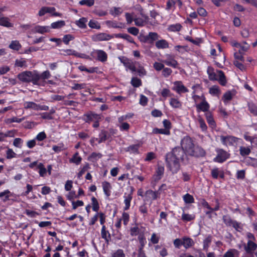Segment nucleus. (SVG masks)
<instances>
[{
  "label": "nucleus",
  "mask_w": 257,
  "mask_h": 257,
  "mask_svg": "<svg viewBox=\"0 0 257 257\" xmlns=\"http://www.w3.org/2000/svg\"><path fill=\"white\" fill-rule=\"evenodd\" d=\"M183 159V151L180 147L174 148L166 155L167 167L173 174L177 173L180 167V162Z\"/></svg>",
  "instance_id": "1"
},
{
  "label": "nucleus",
  "mask_w": 257,
  "mask_h": 257,
  "mask_svg": "<svg viewBox=\"0 0 257 257\" xmlns=\"http://www.w3.org/2000/svg\"><path fill=\"white\" fill-rule=\"evenodd\" d=\"M180 148L184 152V155L195 157L205 156V151L200 147L195 145L193 140L188 136H185L181 141Z\"/></svg>",
  "instance_id": "2"
},
{
  "label": "nucleus",
  "mask_w": 257,
  "mask_h": 257,
  "mask_svg": "<svg viewBox=\"0 0 257 257\" xmlns=\"http://www.w3.org/2000/svg\"><path fill=\"white\" fill-rule=\"evenodd\" d=\"M18 78L23 82H32L34 85H40V82H38L39 76L37 71H26L21 72L18 75Z\"/></svg>",
  "instance_id": "3"
},
{
  "label": "nucleus",
  "mask_w": 257,
  "mask_h": 257,
  "mask_svg": "<svg viewBox=\"0 0 257 257\" xmlns=\"http://www.w3.org/2000/svg\"><path fill=\"white\" fill-rule=\"evenodd\" d=\"M220 137L222 144L226 147L236 145L238 140H240L232 136H221Z\"/></svg>",
  "instance_id": "4"
},
{
  "label": "nucleus",
  "mask_w": 257,
  "mask_h": 257,
  "mask_svg": "<svg viewBox=\"0 0 257 257\" xmlns=\"http://www.w3.org/2000/svg\"><path fill=\"white\" fill-rule=\"evenodd\" d=\"M216 152L217 155L216 157L213 159V161L215 162L219 163H223L229 157V154L223 149H217Z\"/></svg>",
  "instance_id": "5"
},
{
  "label": "nucleus",
  "mask_w": 257,
  "mask_h": 257,
  "mask_svg": "<svg viewBox=\"0 0 257 257\" xmlns=\"http://www.w3.org/2000/svg\"><path fill=\"white\" fill-rule=\"evenodd\" d=\"M195 106L198 112L201 111L205 112V113L209 111L210 105L206 101L204 95H201V102L200 103L196 104Z\"/></svg>",
  "instance_id": "6"
},
{
  "label": "nucleus",
  "mask_w": 257,
  "mask_h": 257,
  "mask_svg": "<svg viewBox=\"0 0 257 257\" xmlns=\"http://www.w3.org/2000/svg\"><path fill=\"white\" fill-rule=\"evenodd\" d=\"M91 38L94 42L107 41L113 38V36L105 33H99L92 36Z\"/></svg>",
  "instance_id": "7"
},
{
  "label": "nucleus",
  "mask_w": 257,
  "mask_h": 257,
  "mask_svg": "<svg viewBox=\"0 0 257 257\" xmlns=\"http://www.w3.org/2000/svg\"><path fill=\"white\" fill-rule=\"evenodd\" d=\"M55 8L54 7H43L39 11L38 15L40 17L43 16L47 13L51 14L53 16L61 17L62 14L59 13L55 12Z\"/></svg>",
  "instance_id": "8"
},
{
  "label": "nucleus",
  "mask_w": 257,
  "mask_h": 257,
  "mask_svg": "<svg viewBox=\"0 0 257 257\" xmlns=\"http://www.w3.org/2000/svg\"><path fill=\"white\" fill-rule=\"evenodd\" d=\"M83 120L86 122L90 123L96 120H100L101 116L93 112H89L83 115Z\"/></svg>",
  "instance_id": "9"
},
{
  "label": "nucleus",
  "mask_w": 257,
  "mask_h": 257,
  "mask_svg": "<svg viewBox=\"0 0 257 257\" xmlns=\"http://www.w3.org/2000/svg\"><path fill=\"white\" fill-rule=\"evenodd\" d=\"M92 54L96 57L97 60L99 61L105 62L107 60V54L102 50H94L92 52Z\"/></svg>",
  "instance_id": "10"
},
{
  "label": "nucleus",
  "mask_w": 257,
  "mask_h": 257,
  "mask_svg": "<svg viewBox=\"0 0 257 257\" xmlns=\"http://www.w3.org/2000/svg\"><path fill=\"white\" fill-rule=\"evenodd\" d=\"M120 61L122 63L126 69L130 70L132 72H136L137 67L135 66V62L126 58H120Z\"/></svg>",
  "instance_id": "11"
},
{
  "label": "nucleus",
  "mask_w": 257,
  "mask_h": 257,
  "mask_svg": "<svg viewBox=\"0 0 257 257\" xmlns=\"http://www.w3.org/2000/svg\"><path fill=\"white\" fill-rule=\"evenodd\" d=\"M130 188V192L128 194L125 193L123 196L124 203L125 205L123 209L124 210H127L130 208L131 206V202L133 198V193L134 191V188L133 187H131Z\"/></svg>",
  "instance_id": "12"
},
{
  "label": "nucleus",
  "mask_w": 257,
  "mask_h": 257,
  "mask_svg": "<svg viewBox=\"0 0 257 257\" xmlns=\"http://www.w3.org/2000/svg\"><path fill=\"white\" fill-rule=\"evenodd\" d=\"M173 90L178 94L188 92V89L180 81H175L173 83Z\"/></svg>",
  "instance_id": "13"
},
{
  "label": "nucleus",
  "mask_w": 257,
  "mask_h": 257,
  "mask_svg": "<svg viewBox=\"0 0 257 257\" xmlns=\"http://www.w3.org/2000/svg\"><path fill=\"white\" fill-rule=\"evenodd\" d=\"M166 59L163 60V63H165L167 66L172 67L173 68H178L179 64L172 56L167 54L166 55Z\"/></svg>",
  "instance_id": "14"
},
{
  "label": "nucleus",
  "mask_w": 257,
  "mask_h": 257,
  "mask_svg": "<svg viewBox=\"0 0 257 257\" xmlns=\"http://www.w3.org/2000/svg\"><path fill=\"white\" fill-rule=\"evenodd\" d=\"M243 248L246 253H253L257 249V244L251 240H247L246 243H244Z\"/></svg>",
  "instance_id": "15"
},
{
  "label": "nucleus",
  "mask_w": 257,
  "mask_h": 257,
  "mask_svg": "<svg viewBox=\"0 0 257 257\" xmlns=\"http://www.w3.org/2000/svg\"><path fill=\"white\" fill-rule=\"evenodd\" d=\"M157 198V192L153 191L152 190H148L145 192L144 201L146 202L150 200H156Z\"/></svg>",
  "instance_id": "16"
},
{
  "label": "nucleus",
  "mask_w": 257,
  "mask_h": 257,
  "mask_svg": "<svg viewBox=\"0 0 257 257\" xmlns=\"http://www.w3.org/2000/svg\"><path fill=\"white\" fill-rule=\"evenodd\" d=\"M211 175L213 179H217L218 177L223 179L224 177V173L223 171L220 170L218 168H214L211 171Z\"/></svg>",
  "instance_id": "17"
},
{
  "label": "nucleus",
  "mask_w": 257,
  "mask_h": 257,
  "mask_svg": "<svg viewBox=\"0 0 257 257\" xmlns=\"http://www.w3.org/2000/svg\"><path fill=\"white\" fill-rule=\"evenodd\" d=\"M33 32L34 33H38L42 34L46 33H49L50 32V27L48 26H36L33 29Z\"/></svg>",
  "instance_id": "18"
},
{
  "label": "nucleus",
  "mask_w": 257,
  "mask_h": 257,
  "mask_svg": "<svg viewBox=\"0 0 257 257\" xmlns=\"http://www.w3.org/2000/svg\"><path fill=\"white\" fill-rule=\"evenodd\" d=\"M234 95V92L231 91H227L225 93H224L222 97V100L224 103L225 105L228 104L230 101L232 100Z\"/></svg>",
  "instance_id": "19"
},
{
  "label": "nucleus",
  "mask_w": 257,
  "mask_h": 257,
  "mask_svg": "<svg viewBox=\"0 0 257 257\" xmlns=\"http://www.w3.org/2000/svg\"><path fill=\"white\" fill-rule=\"evenodd\" d=\"M0 26L6 28H12L14 26V24L11 22L10 19L3 15L0 17Z\"/></svg>",
  "instance_id": "20"
},
{
  "label": "nucleus",
  "mask_w": 257,
  "mask_h": 257,
  "mask_svg": "<svg viewBox=\"0 0 257 257\" xmlns=\"http://www.w3.org/2000/svg\"><path fill=\"white\" fill-rule=\"evenodd\" d=\"M159 38V35L155 32H150L148 35L145 37V41L150 43H153Z\"/></svg>",
  "instance_id": "21"
},
{
  "label": "nucleus",
  "mask_w": 257,
  "mask_h": 257,
  "mask_svg": "<svg viewBox=\"0 0 257 257\" xmlns=\"http://www.w3.org/2000/svg\"><path fill=\"white\" fill-rule=\"evenodd\" d=\"M102 186L105 195L109 197L111 194V185L108 182L104 181L102 183Z\"/></svg>",
  "instance_id": "22"
},
{
  "label": "nucleus",
  "mask_w": 257,
  "mask_h": 257,
  "mask_svg": "<svg viewBox=\"0 0 257 257\" xmlns=\"http://www.w3.org/2000/svg\"><path fill=\"white\" fill-rule=\"evenodd\" d=\"M164 173V167L160 165H158L156 170V174L154 176L155 180H159L162 178Z\"/></svg>",
  "instance_id": "23"
},
{
  "label": "nucleus",
  "mask_w": 257,
  "mask_h": 257,
  "mask_svg": "<svg viewBox=\"0 0 257 257\" xmlns=\"http://www.w3.org/2000/svg\"><path fill=\"white\" fill-rule=\"evenodd\" d=\"M216 72L218 74L217 80L221 85L225 86L227 82L224 73L221 70H217Z\"/></svg>",
  "instance_id": "24"
},
{
  "label": "nucleus",
  "mask_w": 257,
  "mask_h": 257,
  "mask_svg": "<svg viewBox=\"0 0 257 257\" xmlns=\"http://www.w3.org/2000/svg\"><path fill=\"white\" fill-rule=\"evenodd\" d=\"M101 235L102 238H103L107 243L109 242L110 239V234L108 231L106 230V227L104 225H103L102 226Z\"/></svg>",
  "instance_id": "25"
},
{
  "label": "nucleus",
  "mask_w": 257,
  "mask_h": 257,
  "mask_svg": "<svg viewBox=\"0 0 257 257\" xmlns=\"http://www.w3.org/2000/svg\"><path fill=\"white\" fill-rule=\"evenodd\" d=\"M169 103L174 108H181L182 106V102L178 98H170Z\"/></svg>",
  "instance_id": "26"
},
{
  "label": "nucleus",
  "mask_w": 257,
  "mask_h": 257,
  "mask_svg": "<svg viewBox=\"0 0 257 257\" xmlns=\"http://www.w3.org/2000/svg\"><path fill=\"white\" fill-rule=\"evenodd\" d=\"M207 74L209 79L210 80H217L218 74L214 72V69L211 67H208L207 68Z\"/></svg>",
  "instance_id": "27"
},
{
  "label": "nucleus",
  "mask_w": 257,
  "mask_h": 257,
  "mask_svg": "<svg viewBox=\"0 0 257 257\" xmlns=\"http://www.w3.org/2000/svg\"><path fill=\"white\" fill-rule=\"evenodd\" d=\"M155 45L158 49H166L169 47V43L164 39L157 41Z\"/></svg>",
  "instance_id": "28"
},
{
  "label": "nucleus",
  "mask_w": 257,
  "mask_h": 257,
  "mask_svg": "<svg viewBox=\"0 0 257 257\" xmlns=\"http://www.w3.org/2000/svg\"><path fill=\"white\" fill-rule=\"evenodd\" d=\"M239 48V50L238 52L239 53L244 54L249 49L250 46L246 42L243 41L240 44Z\"/></svg>",
  "instance_id": "29"
},
{
  "label": "nucleus",
  "mask_w": 257,
  "mask_h": 257,
  "mask_svg": "<svg viewBox=\"0 0 257 257\" xmlns=\"http://www.w3.org/2000/svg\"><path fill=\"white\" fill-rule=\"evenodd\" d=\"M25 109H32L38 110V104L32 101H26L24 103Z\"/></svg>",
  "instance_id": "30"
},
{
  "label": "nucleus",
  "mask_w": 257,
  "mask_h": 257,
  "mask_svg": "<svg viewBox=\"0 0 257 257\" xmlns=\"http://www.w3.org/2000/svg\"><path fill=\"white\" fill-rule=\"evenodd\" d=\"M196 121L199 124V126L202 130L203 132L206 131L207 129V126L204 120L201 116V115H198L196 118Z\"/></svg>",
  "instance_id": "31"
},
{
  "label": "nucleus",
  "mask_w": 257,
  "mask_h": 257,
  "mask_svg": "<svg viewBox=\"0 0 257 257\" xmlns=\"http://www.w3.org/2000/svg\"><path fill=\"white\" fill-rule=\"evenodd\" d=\"M239 251L236 249H229L223 255V257H235L238 255Z\"/></svg>",
  "instance_id": "32"
},
{
  "label": "nucleus",
  "mask_w": 257,
  "mask_h": 257,
  "mask_svg": "<svg viewBox=\"0 0 257 257\" xmlns=\"http://www.w3.org/2000/svg\"><path fill=\"white\" fill-rule=\"evenodd\" d=\"M247 106L250 112L253 115L257 116V106L252 102H248Z\"/></svg>",
  "instance_id": "33"
},
{
  "label": "nucleus",
  "mask_w": 257,
  "mask_h": 257,
  "mask_svg": "<svg viewBox=\"0 0 257 257\" xmlns=\"http://www.w3.org/2000/svg\"><path fill=\"white\" fill-rule=\"evenodd\" d=\"M63 51L64 52L65 55L69 56V55H73L77 57H83L82 54H80L77 52H76L75 50L73 49H66L64 50Z\"/></svg>",
  "instance_id": "34"
},
{
  "label": "nucleus",
  "mask_w": 257,
  "mask_h": 257,
  "mask_svg": "<svg viewBox=\"0 0 257 257\" xmlns=\"http://www.w3.org/2000/svg\"><path fill=\"white\" fill-rule=\"evenodd\" d=\"M11 195L12 194L9 190H5L3 192H0V198H3L2 200L4 202L9 200Z\"/></svg>",
  "instance_id": "35"
},
{
  "label": "nucleus",
  "mask_w": 257,
  "mask_h": 257,
  "mask_svg": "<svg viewBox=\"0 0 257 257\" xmlns=\"http://www.w3.org/2000/svg\"><path fill=\"white\" fill-rule=\"evenodd\" d=\"M65 25V22L63 20L53 22L51 24L50 28L56 29H60Z\"/></svg>",
  "instance_id": "36"
},
{
  "label": "nucleus",
  "mask_w": 257,
  "mask_h": 257,
  "mask_svg": "<svg viewBox=\"0 0 257 257\" xmlns=\"http://www.w3.org/2000/svg\"><path fill=\"white\" fill-rule=\"evenodd\" d=\"M205 115L208 124L212 127H214L215 125V121L213 119L212 113L209 111L205 113Z\"/></svg>",
  "instance_id": "37"
},
{
  "label": "nucleus",
  "mask_w": 257,
  "mask_h": 257,
  "mask_svg": "<svg viewBox=\"0 0 257 257\" xmlns=\"http://www.w3.org/2000/svg\"><path fill=\"white\" fill-rule=\"evenodd\" d=\"M152 133L154 134H160L165 135H169L170 134V132L168 129L155 128L153 130Z\"/></svg>",
  "instance_id": "38"
},
{
  "label": "nucleus",
  "mask_w": 257,
  "mask_h": 257,
  "mask_svg": "<svg viewBox=\"0 0 257 257\" xmlns=\"http://www.w3.org/2000/svg\"><path fill=\"white\" fill-rule=\"evenodd\" d=\"M82 160L81 157L79 156L78 152H76L69 160L70 162L73 163L76 165H79Z\"/></svg>",
  "instance_id": "39"
},
{
  "label": "nucleus",
  "mask_w": 257,
  "mask_h": 257,
  "mask_svg": "<svg viewBox=\"0 0 257 257\" xmlns=\"http://www.w3.org/2000/svg\"><path fill=\"white\" fill-rule=\"evenodd\" d=\"M139 210L141 213L143 214L144 220H145L146 216L148 215V207L146 203L141 205L139 208Z\"/></svg>",
  "instance_id": "40"
},
{
  "label": "nucleus",
  "mask_w": 257,
  "mask_h": 257,
  "mask_svg": "<svg viewBox=\"0 0 257 257\" xmlns=\"http://www.w3.org/2000/svg\"><path fill=\"white\" fill-rule=\"evenodd\" d=\"M102 157V154L99 153H92L89 157L88 160L91 162H94Z\"/></svg>",
  "instance_id": "41"
},
{
  "label": "nucleus",
  "mask_w": 257,
  "mask_h": 257,
  "mask_svg": "<svg viewBox=\"0 0 257 257\" xmlns=\"http://www.w3.org/2000/svg\"><path fill=\"white\" fill-rule=\"evenodd\" d=\"M194 244L193 240L190 238H184L183 240V245L185 248L191 247Z\"/></svg>",
  "instance_id": "42"
},
{
  "label": "nucleus",
  "mask_w": 257,
  "mask_h": 257,
  "mask_svg": "<svg viewBox=\"0 0 257 257\" xmlns=\"http://www.w3.org/2000/svg\"><path fill=\"white\" fill-rule=\"evenodd\" d=\"M87 20L85 18H80L79 20L76 21V25L81 29H85L86 28V23Z\"/></svg>",
  "instance_id": "43"
},
{
  "label": "nucleus",
  "mask_w": 257,
  "mask_h": 257,
  "mask_svg": "<svg viewBox=\"0 0 257 257\" xmlns=\"http://www.w3.org/2000/svg\"><path fill=\"white\" fill-rule=\"evenodd\" d=\"M209 93L213 96H218L220 94V90L219 87L214 85L209 89Z\"/></svg>",
  "instance_id": "44"
},
{
  "label": "nucleus",
  "mask_w": 257,
  "mask_h": 257,
  "mask_svg": "<svg viewBox=\"0 0 257 257\" xmlns=\"http://www.w3.org/2000/svg\"><path fill=\"white\" fill-rule=\"evenodd\" d=\"M223 221L227 226H232L235 220H232L228 215H224L223 216Z\"/></svg>",
  "instance_id": "45"
},
{
  "label": "nucleus",
  "mask_w": 257,
  "mask_h": 257,
  "mask_svg": "<svg viewBox=\"0 0 257 257\" xmlns=\"http://www.w3.org/2000/svg\"><path fill=\"white\" fill-rule=\"evenodd\" d=\"M50 72L48 70H46L42 72L41 74L38 73L39 78L38 79V82H39V80L42 79L43 80L47 79L51 77Z\"/></svg>",
  "instance_id": "46"
},
{
  "label": "nucleus",
  "mask_w": 257,
  "mask_h": 257,
  "mask_svg": "<svg viewBox=\"0 0 257 257\" xmlns=\"http://www.w3.org/2000/svg\"><path fill=\"white\" fill-rule=\"evenodd\" d=\"M78 68L81 71H86L89 73H92L95 72L97 69V67H96V68L91 67L89 69H87V68H86V67L85 66H83V65L79 66Z\"/></svg>",
  "instance_id": "47"
},
{
  "label": "nucleus",
  "mask_w": 257,
  "mask_h": 257,
  "mask_svg": "<svg viewBox=\"0 0 257 257\" xmlns=\"http://www.w3.org/2000/svg\"><path fill=\"white\" fill-rule=\"evenodd\" d=\"M65 146L63 143H59L58 145H54L52 147V150L56 153L65 150Z\"/></svg>",
  "instance_id": "48"
},
{
  "label": "nucleus",
  "mask_w": 257,
  "mask_h": 257,
  "mask_svg": "<svg viewBox=\"0 0 257 257\" xmlns=\"http://www.w3.org/2000/svg\"><path fill=\"white\" fill-rule=\"evenodd\" d=\"M9 48L14 50H19L21 48V45L18 41H12L9 45Z\"/></svg>",
  "instance_id": "49"
},
{
  "label": "nucleus",
  "mask_w": 257,
  "mask_h": 257,
  "mask_svg": "<svg viewBox=\"0 0 257 257\" xmlns=\"http://www.w3.org/2000/svg\"><path fill=\"white\" fill-rule=\"evenodd\" d=\"M37 168L39 169V173L41 177H44L47 173V170L44 167V165L40 163L37 165Z\"/></svg>",
  "instance_id": "50"
},
{
  "label": "nucleus",
  "mask_w": 257,
  "mask_h": 257,
  "mask_svg": "<svg viewBox=\"0 0 257 257\" xmlns=\"http://www.w3.org/2000/svg\"><path fill=\"white\" fill-rule=\"evenodd\" d=\"M107 133L105 131H102L99 135V138H98V143L100 144L102 142H105L107 139Z\"/></svg>",
  "instance_id": "51"
},
{
  "label": "nucleus",
  "mask_w": 257,
  "mask_h": 257,
  "mask_svg": "<svg viewBox=\"0 0 257 257\" xmlns=\"http://www.w3.org/2000/svg\"><path fill=\"white\" fill-rule=\"evenodd\" d=\"M131 83L134 87H139L142 84L141 80L135 77L132 78Z\"/></svg>",
  "instance_id": "52"
},
{
  "label": "nucleus",
  "mask_w": 257,
  "mask_h": 257,
  "mask_svg": "<svg viewBox=\"0 0 257 257\" xmlns=\"http://www.w3.org/2000/svg\"><path fill=\"white\" fill-rule=\"evenodd\" d=\"M195 216L194 214H186L184 212L183 213L182 215V219L184 221H190L194 219Z\"/></svg>",
  "instance_id": "53"
},
{
  "label": "nucleus",
  "mask_w": 257,
  "mask_h": 257,
  "mask_svg": "<svg viewBox=\"0 0 257 257\" xmlns=\"http://www.w3.org/2000/svg\"><path fill=\"white\" fill-rule=\"evenodd\" d=\"M183 198L186 203H192L194 202L193 196L188 193L184 195Z\"/></svg>",
  "instance_id": "54"
},
{
  "label": "nucleus",
  "mask_w": 257,
  "mask_h": 257,
  "mask_svg": "<svg viewBox=\"0 0 257 257\" xmlns=\"http://www.w3.org/2000/svg\"><path fill=\"white\" fill-rule=\"evenodd\" d=\"M240 154L244 156L250 154L251 151L248 147H240L239 148Z\"/></svg>",
  "instance_id": "55"
},
{
  "label": "nucleus",
  "mask_w": 257,
  "mask_h": 257,
  "mask_svg": "<svg viewBox=\"0 0 257 257\" xmlns=\"http://www.w3.org/2000/svg\"><path fill=\"white\" fill-rule=\"evenodd\" d=\"M88 26L91 28L96 29L97 30L100 29L101 28L100 25L98 22L94 20H90L89 22Z\"/></svg>",
  "instance_id": "56"
},
{
  "label": "nucleus",
  "mask_w": 257,
  "mask_h": 257,
  "mask_svg": "<svg viewBox=\"0 0 257 257\" xmlns=\"http://www.w3.org/2000/svg\"><path fill=\"white\" fill-rule=\"evenodd\" d=\"M91 202L93 210L96 212L98 211L99 208V206L97 199L94 197H92L91 198Z\"/></svg>",
  "instance_id": "57"
},
{
  "label": "nucleus",
  "mask_w": 257,
  "mask_h": 257,
  "mask_svg": "<svg viewBox=\"0 0 257 257\" xmlns=\"http://www.w3.org/2000/svg\"><path fill=\"white\" fill-rule=\"evenodd\" d=\"M134 22L135 25L139 27H142L144 26L147 22V21L143 19L140 18H135Z\"/></svg>",
  "instance_id": "58"
},
{
  "label": "nucleus",
  "mask_w": 257,
  "mask_h": 257,
  "mask_svg": "<svg viewBox=\"0 0 257 257\" xmlns=\"http://www.w3.org/2000/svg\"><path fill=\"white\" fill-rule=\"evenodd\" d=\"M172 70L171 69L164 66L162 70V74L164 77L167 78L172 74Z\"/></svg>",
  "instance_id": "59"
},
{
  "label": "nucleus",
  "mask_w": 257,
  "mask_h": 257,
  "mask_svg": "<svg viewBox=\"0 0 257 257\" xmlns=\"http://www.w3.org/2000/svg\"><path fill=\"white\" fill-rule=\"evenodd\" d=\"M122 12V10L121 9V8H120L119 7H118V8L113 7L110 11V13L113 16L118 15L121 14Z\"/></svg>",
  "instance_id": "60"
},
{
  "label": "nucleus",
  "mask_w": 257,
  "mask_h": 257,
  "mask_svg": "<svg viewBox=\"0 0 257 257\" xmlns=\"http://www.w3.org/2000/svg\"><path fill=\"white\" fill-rule=\"evenodd\" d=\"M182 28L181 25L180 24H176L170 25L169 27V30L172 32L179 31Z\"/></svg>",
  "instance_id": "61"
},
{
  "label": "nucleus",
  "mask_w": 257,
  "mask_h": 257,
  "mask_svg": "<svg viewBox=\"0 0 257 257\" xmlns=\"http://www.w3.org/2000/svg\"><path fill=\"white\" fill-rule=\"evenodd\" d=\"M211 242V236H208L203 240V249L207 250Z\"/></svg>",
  "instance_id": "62"
},
{
  "label": "nucleus",
  "mask_w": 257,
  "mask_h": 257,
  "mask_svg": "<svg viewBox=\"0 0 257 257\" xmlns=\"http://www.w3.org/2000/svg\"><path fill=\"white\" fill-rule=\"evenodd\" d=\"M81 6H86L87 7H91L94 4V0H82L79 2Z\"/></svg>",
  "instance_id": "63"
},
{
  "label": "nucleus",
  "mask_w": 257,
  "mask_h": 257,
  "mask_svg": "<svg viewBox=\"0 0 257 257\" xmlns=\"http://www.w3.org/2000/svg\"><path fill=\"white\" fill-rule=\"evenodd\" d=\"M74 37L70 34H67L64 36L63 38V42L66 45H68L70 41L73 40Z\"/></svg>",
  "instance_id": "64"
}]
</instances>
